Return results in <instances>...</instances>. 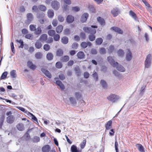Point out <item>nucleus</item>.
Instances as JSON below:
<instances>
[{
    "mask_svg": "<svg viewBox=\"0 0 152 152\" xmlns=\"http://www.w3.org/2000/svg\"><path fill=\"white\" fill-rule=\"evenodd\" d=\"M69 99L72 104H76V100L74 97L71 96L69 98Z\"/></svg>",
    "mask_w": 152,
    "mask_h": 152,
    "instance_id": "nucleus-34",
    "label": "nucleus"
},
{
    "mask_svg": "<svg viewBox=\"0 0 152 152\" xmlns=\"http://www.w3.org/2000/svg\"><path fill=\"white\" fill-rule=\"evenodd\" d=\"M27 21L29 23H30L33 19V16L31 13H28L26 15Z\"/></svg>",
    "mask_w": 152,
    "mask_h": 152,
    "instance_id": "nucleus-16",
    "label": "nucleus"
},
{
    "mask_svg": "<svg viewBox=\"0 0 152 152\" xmlns=\"http://www.w3.org/2000/svg\"><path fill=\"white\" fill-rule=\"evenodd\" d=\"M99 52L101 54H104L106 53V50L104 48H100Z\"/></svg>",
    "mask_w": 152,
    "mask_h": 152,
    "instance_id": "nucleus-51",
    "label": "nucleus"
},
{
    "mask_svg": "<svg viewBox=\"0 0 152 152\" xmlns=\"http://www.w3.org/2000/svg\"><path fill=\"white\" fill-rule=\"evenodd\" d=\"M81 46L83 48H85L88 46V45L86 42H83L81 44Z\"/></svg>",
    "mask_w": 152,
    "mask_h": 152,
    "instance_id": "nucleus-56",
    "label": "nucleus"
},
{
    "mask_svg": "<svg viewBox=\"0 0 152 152\" xmlns=\"http://www.w3.org/2000/svg\"><path fill=\"white\" fill-rule=\"evenodd\" d=\"M41 43L39 41H37L35 44V47L38 49H40L42 47Z\"/></svg>",
    "mask_w": 152,
    "mask_h": 152,
    "instance_id": "nucleus-38",
    "label": "nucleus"
},
{
    "mask_svg": "<svg viewBox=\"0 0 152 152\" xmlns=\"http://www.w3.org/2000/svg\"><path fill=\"white\" fill-rule=\"evenodd\" d=\"M78 46V44L77 42H74L72 45V48L73 49H76Z\"/></svg>",
    "mask_w": 152,
    "mask_h": 152,
    "instance_id": "nucleus-48",
    "label": "nucleus"
},
{
    "mask_svg": "<svg viewBox=\"0 0 152 152\" xmlns=\"http://www.w3.org/2000/svg\"><path fill=\"white\" fill-rule=\"evenodd\" d=\"M69 58L68 56H65L61 58V60L63 62H67L69 60Z\"/></svg>",
    "mask_w": 152,
    "mask_h": 152,
    "instance_id": "nucleus-30",
    "label": "nucleus"
},
{
    "mask_svg": "<svg viewBox=\"0 0 152 152\" xmlns=\"http://www.w3.org/2000/svg\"><path fill=\"white\" fill-rule=\"evenodd\" d=\"M88 14L87 13L83 14L81 16V18L80 19V21L83 23L86 22L88 18Z\"/></svg>",
    "mask_w": 152,
    "mask_h": 152,
    "instance_id": "nucleus-9",
    "label": "nucleus"
},
{
    "mask_svg": "<svg viewBox=\"0 0 152 152\" xmlns=\"http://www.w3.org/2000/svg\"><path fill=\"white\" fill-rule=\"evenodd\" d=\"M38 8L41 11L44 12L46 10V7L42 5H39L38 7Z\"/></svg>",
    "mask_w": 152,
    "mask_h": 152,
    "instance_id": "nucleus-37",
    "label": "nucleus"
},
{
    "mask_svg": "<svg viewBox=\"0 0 152 152\" xmlns=\"http://www.w3.org/2000/svg\"><path fill=\"white\" fill-rule=\"evenodd\" d=\"M4 119V116L3 114H2L1 115L0 118V128L1 127L3 124V123Z\"/></svg>",
    "mask_w": 152,
    "mask_h": 152,
    "instance_id": "nucleus-35",
    "label": "nucleus"
},
{
    "mask_svg": "<svg viewBox=\"0 0 152 152\" xmlns=\"http://www.w3.org/2000/svg\"><path fill=\"white\" fill-rule=\"evenodd\" d=\"M43 49L46 51H48L50 49V45L48 44H45L43 46Z\"/></svg>",
    "mask_w": 152,
    "mask_h": 152,
    "instance_id": "nucleus-54",
    "label": "nucleus"
},
{
    "mask_svg": "<svg viewBox=\"0 0 152 152\" xmlns=\"http://www.w3.org/2000/svg\"><path fill=\"white\" fill-rule=\"evenodd\" d=\"M17 42H18L20 44V45L19 46V48H23V47L24 44L23 42L21 39L16 40Z\"/></svg>",
    "mask_w": 152,
    "mask_h": 152,
    "instance_id": "nucleus-43",
    "label": "nucleus"
},
{
    "mask_svg": "<svg viewBox=\"0 0 152 152\" xmlns=\"http://www.w3.org/2000/svg\"><path fill=\"white\" fill-rule=\"evenodd\" d=\"M77 58L79 59H83L84 58L85 55L84 53L82 51H79L77 55Z\"/></svg>",
    "mask_w": 152,
    "mask_h": 152,
    "instance_id": "nucleus-17",
    "label": "nucleus"
},
{
    "mask_svg": "<svg viewBox=\"0 0 152 152\" xmlns=\"http://www.w3.org/2000/svg\"><path fill=\"white\" fill-rule=\"evenodd\" d=\"M63 51L61 49H58L56 52V55L58 56H61L63 55Z\"/></svg>",
    "mask_w": 152,
    "mask_h": 152,
    "instance_id": "nucleus-40",
    "label": "nucleus"
},
{
    "mask_svg": "<svg viewBox=\"0 0 152 152\" xmlns=\"http://www.w3.org/2000/svg\"><path fill=\"white\" fill-rule=\"evenodd\" d=\"M15 119V118L13 115H9L7 118V121L9 124L12 123Z\"/></svg>",
    "mask_w": 152,
    "mask_h": 152,
    "instance_id": "nucleus-10",
    "label": "nucleus"
},
{
    "mask_svg": "<svg viewBox=\"0 0 152 152\" xmlns=\"http://www.w3.org/2000/svg\"><path fill=\"white\" fill-rule=\"evenodd\" d=\"M47 35L46 34H43L40 36L39 39L40 41L43 42L46 41L47 39Z\"/></svg>",
    "mask_w": 152,
    "mask_h": 152,
    "instance_id": "nucleus-25",
    "label": "nucleus"
},
{
    "mask_svg": "<svg viewBox=\"0 0 152 152\" xmlns=\"http://www.w3.org/2000/svg\"><path fill=\"white\" fill-rule=\"evenodd\" d=\"M132 54L129 49L127 50L126 56V60L128 61H130L132 58Z\"/></svg>",
    "mask_w": 152,
    "mask_h": 152,
    "instance_id": "nucleus-8",
    "label": "nucleus"
},
{
    "mask_svg": "<svg viewBox=\"0 0 152 152\" xmlns=\"http://www.w3.org/2000/svg\"><path fill=\"white\" fill-rule=\"evenodd\" d=\"M58 20L61 22H63L64 20V18L61 15H59L58 16Z\"/></svg>",
    "mask_w": 152,
    "mask_h": 152,
    "instance_id": "nucleus-59",
    "label": "nucleus"
},
{
    "mask_svg": "<svg viewBox=\"0 0 152 152\" xmlns=\"http://www.w3.org/2000/svg\"><path fill=\"white\" fill-rule=\"evenodd\" d=\"M103 41V39L101 38H98L96 40V44L97 45H100L102 43Z\"/></svg>",
    "mask_w": 152,
    "mask_h": 152,
    "instance_id": "nucleus-31",
    "label": "nucleus"
},
{
    "mask_svg": "<svg viewBox=\"0 0 152 152\" xmlns=\"http://www.w3.org/2000/svg\"><path fill=\"white\" fill-rule=\"evenodd\" d=\"M80 38L83 39H86V34L83 32H81L80 34Z\"/></svg>",
    "mask_w": 152,
    "mask_h": 152,
    "instance_id": "nucleus-61",
    "label": "nucleus"
},
{
    "mask_svg": "<svg viewBox=\"0 0 152 152\" xmlns=\"http://www.w3.org/2000/svg\"><path fill=\"white\" fill-rule=\"evenodd\" d=\"M61 41L64 44H67L68 42V39L66 37H64L62 38Z\"/></svg>",
    "mask_w": 152,
    "mask_h": 152,
    "instance_id": "nucleus-29",
    "label": "nucleus"
},
{
    "mask_svg": "<svg viewBox=\"0 0 152 152\" xmlns=\"http://www.w3.org/2000/svg\"><path fill=\"white\" fill-rule=\"evenodd\" d=\"M113 73L116 77H121V75L116 70H114L113 71Z\"/></svg>",
    "mask_w": 152,
    "mask_h": 152,
    "instance_id": "nucleus-63",
    "label": "nucleus"
},
{
    "mask_svg": "<svg viewBox=\"0 0 152 152\" xmlns=\"http://www.w3.org/2000/svg\"><path fill=\"white\" fill-rule=\"evenodd\" d=\"M138 149L140 152H145L144 148L142 145L140 144H137L136 145Z\"/></svg>",
    "mask_w": 152,
    "mask_h": 152,
    "instance_id": "nucleus-22",
    "label": "nucleus"
},
{
    "mask_svg": "<svg viewBox=\"0 0 152 152\" xmlns=\"http://www.w3.org/2000/svg\"><path fill=\"white\" fill-rule=\"evenodd\" d=\"M100 83L101 84L102 87L103 88H107V83L106 81L103 80H102L100 81Z\"/></svg>",
    "mask_w": 152,
    "mask_h": 152,
    "instance_id": "nucleus-41",
    "label": "nucleus"
},
{
    "mask_svg": "<svg viewBox=\"0 0 152 152\" xmlns=\"http://www.w3.org/2000/svg\"><path fill=\"white\" fill-rule=\"evenodd\" d=\"M33 37V35L31 34H26L25 35V38L27 39H32Z\"/></svg>",
    "mask_w": 152,
    "mask_h": 152,
    "instance_id": "nucleus-58",
    "label": "nucleus"
},
{
    "mask_svg": "<svg viewBox=\"0 0 152 152\" xmlns=\"http://www.w3.org/2000/svg\"><path fill=\"white\" fill-rule=\"evenodd\" d=\"M55 33V30H50L48 31V35L52 37H53Z\"/></svg>",
    "mask_w": 152,
    "mask_h": 152,
    "instance_id": "nucleus-46",
    "label": "nucleus"
},
{
    "mask_svg": "<svg viewBox=\"0 0 152 152\" xmlns=\"http://www.w3.org/2000/svg\"><path fill=\"white\" fill-rule=\"evenodd\" d=\"M16 127L20 131H23L24 129V126L22 123H19L17 125Z\"/></svg>",
    "mask_w": 152,
    "mask_h": 152,
    "instance_id": "nucleus-27",
    "label": "nucleus"
},
{
    "mask_svg": "<svg viewBox=\"0 0 152 152\" xmlns=\"http://www.w3.org/2000/svg\"><path fill=\"white\" fill-rule=\"evenodd\" d=\"M97 26L95 25H91V27L84 26L83 28L84 31L88 34H94L96 32V30L95 29L97 28Z\"/></svg>",
    "mask_w": 152,
    "mask_h": 152,
    "instance_id": "nucleus-2",
    "label": "nucleus"
},
{
    "mask_svg": "<svg viewBox=\"0 0 152 152\" xmlns=\"http://www.w3.org/2000/svg\"><path fill=\"white\" fill-rule=\"evenodd\" d=\"M50 150V146L48 145H46L42 148V151L43 152H49Z\"/></svg>",
    "mask_w": 152,
    "mask_h": 152,
    "instance_id": "nucleus-15",
    "label": "nucleus"
},
{
    "mask_svg": "<svg viewBox=\"0 0 152 152\" xmlns=\"http://www.w3.org/2000/svg\"><path fill=\"white\" fill-rule=\"evenodd\" d=\"M42 31L41 26H38L34 31V33L36 35H39L41 33Z\"/></svg>",
    "mask_w": 152,
    "mask_h": 152,
    "instance_id": "nucleus-23",
    "label": "nucleus"
},
{
    "mask_svg": "<svg viewBox=\"0 0 152 152\" xmlns=\"http://www.w3.org/2000/svg\"><path fill=\"white\" fill-rule=\"evenodd\" d=\"M71 152H81V151L77 149V146L75 145H72L71 147Z\"/></svg>",
    "mask_w": 152,
    "mask_h": 152,
    "instance_id": "nucleus-18",
    "label": "nucleus"
},
{
    "mask_svg": "<svg viewBox=\"0 0 152 152\" xmlns=\"http://www.w3.org/2000/svg\"><path fill=\"white\" fill-rule=\"evenodd\" d=\"M112 121L110 120L107 122L106 124L105 125V127L106 130H109L112 127Z\"/></svg>",
    "mask_w": 152,
    "mask_h": 152,
    "instance_id": "nucleus-21",
    "label": "nucleus"
},
{
    "mask_svg": "<svg viewBox=\"0 0 152 152\" xmlns=\"http://www.w3.org/2000/svg\"><path fill=\"white\" fill-rule=\"evenodd\" d=\"M7 72H4L2 74L0 79L1 80H2L5 79L7 77Z\"/></svg>",
    "mask_w": 152,
    "mask_h": 152,
    "instance_id": "nucleus-49",
    "label": "nucleus"
},
{
    "mask_svg": "<svg viewBox=\"0 0 152 152\" xmlns=\"http://www.w3.org/2000/svg\"><path fill=\"white\" fill-rule=\"evenodd\" d=\"M49 18H52L54 15L53 11L52 10H49L47 12Z\"/></svg>",
    "mask_w": 152,
    "mask_h": 152,
    "instance_id": "nucleus-24",
    "label": "nucleus"
},
{
    "mask_svg": "<svg viewBox=\"0 0 152 152\" xmlns=\"http://www.w3.org/2000/svg\"><path fill=\"white\" fill-rule=\"evenodd\" d=\"M56 84L62 90H64L65 89V87L64 85L62 83V82L60 80H57L56 82Z\"/></svg>",
    "mask_w": 152,
    "mask_h": 152,
    "instance_id": "nucleus-20",
    "label": "nucleus"
},
{
    "mask_svg": "<svg viewBox=\"0 0 152 152\" xmlns=\"http://www.w3.org/2000/svg\"><path fill=\"white\" fill-rule=\"evenodd\" d=\"M10 74L12 78H14L16 77V71L15 70H12L10 72Z\"/></svg>",
    "mask_w": 152,
    "mask_h": 152,
    "instance_id": "nucleus-52",
    "label": "nucleus"
},
{
    "mask_svg": "<svg viewBox=\"0 0 152 152\" xmlns=\"http://www.w3.org/2000/svg\"><path fill=\"white\" fill-rule=\"evenodd\" d=\"M107 60L111 65L114 67H116L118 70L121 72H124L125 71V68L122 65H119L118 62H115L112 57H108Z\"/></svg>",
    "mask_w": 152,
    "mask_h": 152,
    "instance_id": "nucleus-1",
    "label": "nucleus"
},
{
    "mask_svg": "<svg viewBox=\"0 0 152 152\" xmlns=\"http://www.w3.org/2000/svg\"><path fill=\"white\" fill-rule=\"evenodd\" d=\"M53 36L54 40L56 41H58L60 38V36L58 34L54 35Z\"/></svg>",
    "mask_w": 152,
    "mask_h": 152,
    "instance_id": "nucleus-60",
    "label": "nucleus"
},
{
    "mask_svg": "<svg viewBox=\"0 0 152 152\" xmlns=\"http://www.w3.org/2000/svg\"><path fill=\"white\" fill-rule=\"evenodd\" d=\"M92 76L96 81H98V75L96 72L93 74Z\"/></svg>",
    "mask_w": 152,
    "mask_h": 152,
    "instance_id": "nucleus-50",
    "label": "nucleus"
},
{
    "mask_svg": "<svg viewBox=\"0 0 152 152\" xmlns=\"http://www.w3.org/2000/svg\"><path fill=\"white\" fill-rule=\"evenodd\" d=\"M151 56L150 54H149L147 56L145 61V68H148L151 66Z\"/></svg>",
    "mask_w": 152,
    "mask_h": 152,
    "instance_id": "nucleus-3",
    "label": "nucleus"
},
{
    "mask_svg": "<svg viewBox=\"0 0 152 152\" xmlns=\"http://www.w3.org/2000/svg\"><path fill=\"white\" fill-rule=\"evenodd\" d=\"M86 140L85 139L83 140L82 142H81L80 144V148L81 149L84 148L86 146Z\"/></svg>",
    "mask_w": 152,
    "mask_h": 152,
    "instance_id": "nucleus-44",
    "label": "nucleus"
},
{
    "mask_svg": "<svg viewBox=\"0 0 152 152\" xmlns=\"http://www.w3.org/2000/svg\"><path fill=\"white\" fill-rule=\"evenodd\" d=\"M42 56V54L40 52H37L35 55V57L38 59H40Z\"/></svg>",
    "mask_w": 152,
    "mask_h": 152,
    "instance_id": "nucleus-45",
    "label": "nucleus"
},
{
    "mask_svg": "<svg viewBox=\"0 0 152 152\" xmlns=\"http://www.w3.org/2000/svg\"><path fill=\"white\" fill-rule=\"evenodd\" d=\"M41 70L47 77L50 79L52 77L51 74L48 70L44 68H42Z\"/></svg>",
    "mask_w": 152,
    "mask_h": 152,
    "instance_id": "nucleus-6",
    "label": "nucleus"
},
{
    "mask_svg": "<svg viewBox=\"0 0 152 152\" xmlns=\"http://www.w3.org/2000/svg\"><path fill=\"white\" fill-rule=\"evenodd\" d=\"M111 12L113 16L115 17L118 16L120 13V11L118 8H115L112 10Z\"/></svg>",
    "mask_w": 152,
    "mask_h": 152,
    "instance_id": "nucleus-7",
    "label": "nucleus"
},
{
    "mask_svg": "<svg viewBox=\"0 0 152 152\" xmlns=\"http://www.w3.org/2000/svg\"><path fill=\"white\" fill-rule=\"evenodd\" d=\"M107 99L112 102H116L118 99V96L115 94H111L107 98Z\"/></svg>",
    "mask_w": 152,
    "mask_h": 152,
    "instance_id": "nucleus-4",
    "label": "nucleus"
},
{
    "mask_svg": "<svg viewBox=\"0 0 152 152\" xmlns=\"http://www.w3.org/2000/svg\"><path fill=\"white\" fill-rule=\"evenodd\" d=\"M75 96L77 100H79L80 101V99L82 97L81 93L79 92H76L75 93Z\"/></svg>",
    "mask_w": 152,
    "mask_h": 152,
    "instance_id": "nucleus-28",
    "label": "nucleus"
},
{
    "mask_svg": "<svg viewBox=\"0 0 152 152\" xmlns=\"http://www.w3.org/2000/svg\"><path fill=\"white\" fill-rule=\"evenodd\" d=\"M110 29L113 30L114 31L118 33V34H122L123 33V31L121 30L119 28L116 27H113L110 28Z\"/></svg>",
    "mask_w": 152,
    "mask_h": 152,
    "instance_id": "nucleus-11",
    "label": "nucleus"
},
{
    "mask_svg": "<svg viewBox=\"0 0 152 152\" xmlns=\"http://www.w3.org/2000/svg\"><path fill=\"white\" fill-rule=\"evenodd\" d=\"M74 20V17L71 15H68L67 17L66 21L68 23H72Z\"/></svg>",
    "mask_w": 152,
    "mask_h": 152,
    "instance_id": "nucleus-14",
    "label": "nucleus"
},
{
    "mask_svg": "<svg viewBox=\"0 0 152 152\" xmlns=\"http://www.w3.org/2000/svg\"><path fill=\"white\" fill-rule=\"evenodd\" d=\"M46 57L48 60L50 61L53 59V56L51 53H48Z\"/></svg>",
    "mask_w": 152,
    "mask_h": 152,
    "instance_id": "nucleus-32",
    "label": "nucleus"
},
{
    "mask_svg": "<svg viewBox=\"0 0 152 152\" xmlns=\"http://www.w3.org/2000/svg\"><path fill=\"white\" fill-rule=\"evenodd\" d=\"M64 11L67 12L69 11V7L66 4H64Z\"/></svg>",
    "mask_w": 152,
    "mask_h": 152,
    "instance_id": "nucleus-62",
    "label": "nucleus"
},
{
    "mask_svg": "<svg viewBox=\"0 0 152 152\" xmlns=\"http://www.w3.org/2000/svg\"><path fill=\"white\" fill-rule=\"evenodd\" d=\"M118 56L121 57H123L124 55V52L122 49H119L118 51Z\"/></svg>",
    "mask_w": 152,
    "mask_h": 152,
    "instance_id": "nucleus-47",
    "label": "nucleus"
},
{
    "mask_svg": "<svg viewBox=\"0 0 152 152\" xmlns=\"http://www.w3.org/2000/svg\"><path fill=\"white\" fill-rule=\"evenodd\" d=\"M114 49V47L113 45H110L108 49V52L110 54L113 52Z\"/></svg>",
    "mask_w": 152,
    "mask_h": 152,
    "instance_id": "nucleus-42",
    "label": "nucleus"
},
{
    "mask_svg": "<svg viewBox=\"0 0 152 152\" xmlns=\"http://www.w3.org/2000/svg\"><path fill=\"white\" fill-rule=\"evenodd\" d=\"M36 25H34L33 24L30 25L29 26V28L31 31H35L36 29Z\"/></svg>",
    "mask_w": 152,
    "mask_h": 152,
    "instance_id": "nucleus-55",
    "label": "nucleus"
},
{
    "mask_svg": "<svg viewBox=\"0 0 152 152\" xmlns=\"http://www.w3.org/2000/svg\"><path fill=\"white\" fill-rule=\"evenodd\" d=\"M97 20L100 24L102 26H104L105 22L104 19L100 17H98L97 18Z\"/></svg>",
    "mask_w": 152,
    "mask_h": 152,
    "instance_id": "nucleus-13",
    "label": "nucleus"
},
{
    "mask_svg": "<svg viewBox=\"0 0 152 152\" xmlns=\"http://www.w3.org/2000/svg\"><path fill=\"white\" fill-rule=\"evenodd\" d=\"M52 7L55 10H57L59 9L60 4L59 2L57 1L54 0L52 1L51 3Z\"/></svg>",
    "mask_w": 152,
    "mask_h": 152,
    "instance_id": "nucleus-5",
    "label": "nucleus"
},
{
    "mask_svg": "<svg viewBox=\"0 0 152 152\" xmlns=\"http://www.w3.org/2000/svg\"><path fill=\"white\" fill-rule=\"evenodd\" d=\"M45 14L42 12H38L37 14V18L42 19L45 16Z\"/></svg>",
    "mask_w": 152,
    "mask_h": 152,
    "instance_id": "nucleus-19",
    "label": "nucleus"
},
{
    "mask_svg": "<svg viewBox=\"0 0 152 152\" xmlns=\"http://www.w3.org/2000/svg\"><path fill=\"white\" fill-rule=\"evenodd\" d=\"M129 15L131 16L135 20H137V17L136 14L132 10L130 11L129 12Z\"/></svg>",
    "mask_w": 152,
    "mask_h": 152,
    "instance_id": "nucleus-33",
    "label": "nucleus"
},
{
    "mask_svg": "<svg viewBox=\"0 0 152 152\" xmlns=\"http://www.w3.org/2000/svg\"><path fill=\"white\" fill-rule=\"evenodd\" d=\"M72 10L75 12H78L80 10V8L77 6L74 7H72Z\"/></svg>",
    "mask_w": 152,
    "mask_h": 152,
    "instance_id": "nucleus-64",
    "label": "nucleus"
},
{
    "mask_svg": "<svg viewBox=\"0 0 152 152\" xmlns=\"http://www.w3.org/2000/svg\"><path fill=\"white\" fill-rule=\"evenodd\" d=\"M75 70L76 72L77 75L78 76H80L81 74L79 68L78 67H76L75 68Z\"/></svg>",
    "mask_w": 152,
    "mask_h": 152,
    "instance_id": "nucleus-57",
    "label": "nucleus"
},
{
    "mask_svg": "<svg viewBox=\"0 0 152 152\" xmlns=\"http://www.w3.org/2000/svg\"><path fill=\"white\" fill-rule=\"evenodd\" d=\"M32 142L34 143H37L40 141V138L39 137L35 136L32 139Z\"/></svg>",
    "mask_w": 152,
    "mask_h": 152,
    "instance_id": "nucleus-36",
    "label": "nucleus"
},
{
    "mask_svg": "<svg viewBox=\"0 0 152 152\" xmlns=\"http://www.w3.org/2000/svg\"><path fill=\"white\" fill-rule=\"evenodd\" d=\"M63 26L62 25H60L57 27L56 28V31L58 33H60L63 29Z\"/></svg>",
    "mask_w": 152,
    "mask_h": 152,
    "instance_id": "nucleus-26",
    "label": "nucleus"
},
{
    "mask_svg": "<svg viewBox=\"0 0 152 152\" xmlns=\"http://www.w3.org/2000/svg\"><path fill=\"white\" fill-rule=\"evenodd\" d=\"M56 66L57 68L60 69L62 66V64L61 62H58L56 64Z\"/></svg>",
    "mask_w": 152,
    "mask_h": 152,
    "instance_id": "nucleus-53",
    "label": "nucleus"
},
{
    "mask_svg": "<svg viewBox=\"0 0 152 152\" xmlns=\"http://www.w3.org/2000/svg\"><path fill=\"white\" fill-rule=\"evenodd\" d=\"M88 38L89 40L91 41H93L95 39V36L94 34H90L88 35Z\"/></svg>",
    "mask_w": 152,
    "mask_h": 152,
    "instance_id": "nucleus-39",
    "label": "nucleus"
},
{
    "mask_svg": "<svg viewBox=\"0 0 152 152\" xmlns=\"http://www.w3.org/2000/svg\"><path fill=\"white\" fill-rule=\"evenodd\" d=\"M27 66L31 69L34 70L36 68V66L32 63L31 61H28L27 63Z\"/></svg>",
    "mask_w": 152,
    "mask_h": 152,
    "instance_id": "nucleus-12",
    "label": "nucleus"
}]
</instances>
